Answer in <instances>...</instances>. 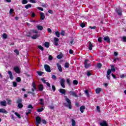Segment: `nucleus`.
Wrapping results in <instances>:
<instances>
[{"label": "nucleus", "mask_w": 126, "mask_h": 126, "mask_svg": "<svg viewBox=\"0 0 126 126\" xmlns=\"http://www.w3.org/2000/svg\"><path fill=\"white\" fill-rule=\"evenodd\" d=\"M65 101L67 103V104H65V106L69 108V109H71V101H70L67 97H65Z\"/></svg>", "instance_id": "nucleus-1"}, {"label": "nucleus", "mask_w": 126, "mask_h": 126, "mask_svg": "<svg viewBox=\"0 0 126 126\" xmlns=\"http://www.w3.org/2000/svg\"><path fill=\"white\" fill-rule=\"evenodd\" d=\"M65 82V80H64V79L63 78L61 79L60 81V83L62 87H63V88H65V85H64Z\"/></svg>", "instance_id": "nucleus-2"}, {"label": "nucleus", "mask_w": 126, "mask_h": 126, "mask_svg": "<svg viewBox=\"0 0 126 126\" xmlns=\"http://www.w3.org/2000/svg\"><path fill=\"white\" fill-rule=\"evenodd\" d=\"M45 70L47 72H51V67L48 64H45L44 66Z\"/></svg>", "instance_id": "nucleus-3"}, {"label": "nucleus", "mask_w": 126, "mask_h": 126, "mask_svg": "<svg viewBox=\"0 0 126 126\" xmlns=\"http://www.w3.org/2000/svg\"><path fill=\"white\" fill-rule=\"evenodd\" d=\"M36 124L39 125L41 122V118L39 116H37L35 118Z\"/></svg>", "instance_id": "nucleus-4"}, {"label": "nucleus", "mask_w": 126, "mask_h": 126, "mask_svg": "<svg viewBox=\"0 0 126 126\" xmlns=\"http://www.w3.org/2000/svg\"><path fill=\"white\" fill-rule=\"evenodd\" d=\"M87 62H88V60H86L85 61L84 65L85 68H88V67H90V66H91V65H90V63H87Z\"/></svg>", "instance_id": "nucleus-5"}, {"label": "nucleus", "mask_w": 126, "mask_h": 126, "mask_svg": "<svg viewBox=\"0 0 126 126\" xmlns=\"http://www.w3.org/2000/svg\"><path fill=\"white\" fill-rule=\"evenodd\" d=\"M100 126H108V124L107 123V121L103 120V121L100 123Z\"/></svg>", "instance_id": "nucleus-6"}, {"label": "nucleus", "mask_w": 126, "mask_h": 126, "mask_svg": "<svg viewBox=\"0 0 126 126\" xmlns=\"http://www.w3.org/2000/svg\"><path fill=\"white\" fill-rule=\"evenodd\" d=\"M68 93L71 96H74V97L77 98L78 96L76 95V94L74 92L70 91L68 92Z\"/></svg>", "instance_id": "nucleus-7"}, {"label": "nucleus", "mask_w": 126, "mask_h": 126, "mask_svg": "<svg viewBox=\"0 0 126 126\" xmlns=\"http://www.w3.org/2000/svg\"><path fill=\"white\" fill-rule=\"evenodd\" d=\"M58 91H59L61 94H63V95H65V92H66V91L63 89H60L58 90Z\"/></svg>", "instance_id": "nucleus-8"}, {"label": "nucleus", "mask_w": 126, "mask_h": 126, "mask_svg": "<svg viewBox=\"0 0 126 126\" xmlns=\"http://www.w3.org/2000/svg\"><path fill=\"white\" fill-rule=\"evenodd\" d=\"M110 74H111V69H108L107 70V75H106V77L107 78V79L108 80H110Z\"/></svg>", "instance_id": "nucleus-9"}, {"label": "nucleus", "mask_w": 126, "mask_h": 126, "mask_svg": "<svg viewBox=\"0 0 126 126\" xmlns=\"http://www.w3.org/2000/svg\"><path fill=\"white\" fill-rule=\"evenodd\" d=\"M32 92H34V91H35V90H37V87H36V85L35 84L34 82L32 83Z\"/></svg>", "instance_id": "nucleus-10"}, {"label": "nucleus", "mask_w": 126, "mask_h": 126, "mask_svg": "<svg viewBox=\"0 0 126 126\" xmlns=\"http://www.w3.org/2000/svg\"><path fill=\"white\" fill-rule=\"evenodd\" d=\"M57 66H58V68L59 71H60V72H63V68L62 67V65H61V64H60L59 63H58Z\"/></svg>", "instance_id": "nucleus-11"}, {"label": "nucleus", "mask_w": 126, "mask_h": 126, "mask_svg": "<svg viewBox=\"0 0 126 126\" xmlns=\"http://www.w3.org/2000/svg\"><path fill=\"white\" fill-rule=\"evenodd\" d=\"M0 104L1 106L5 107V106H6L7 103H6V101L5 100H3L2 101H0Z\"/></svg>", "instance_id": "nucleus-12"}, {"label": "nucleus", "mask_w": 126, "mask_h": 126, "mask_svg": "<svg viewBox=\"0 0 126 126\" xmlns=\"http://www.w3.org/2000/svg\"><path fill=\"white\" fill-rule=\"evenodd\" d=\"M103 40L104 41H107V43H110L111 42V40L110 39V37L109 36H105L103 38Z\"/></svg>", "instance_id": "nucleus-13"}, {"label": "nucleus", "mask_w": 126, "mask_h": 126, "mask_svg": "<svg viewBox=\"0 0 126 126\" xmlns=\"http://www.w3.org/2000/svg\"><path fill=\"white\" fill-rule=\"evenodd\" d=\"M14 69L15 72H16L17 73H20V69H19V68L18 67H15L14 68Z\"/></svg>", "instance_id": "nucleus-14"}, {"label": "nucleus", "mask_w": 126, "mask_h": 126, "mask_svg": "<svg viewBox=\"0 0 126 126\" xmlns=\"http://www.w3.org/2000/svg\"><path fill=\"white\" fill-rule=\"evenodd\" d=\"M93 48V45L91 43V42H89V50L90 51H92V48Z\"/></svg>", "instance_id": "nucleus-15"}, {"label": "nucleus", "mask_w": 126, "mask_h": 126, "mask_svg": "<svg viewBox=\"0 0 126 126\" xmlns=\"http://www.w3.org/2000/svg\"><path fill=\"white\" fill-rule=\"evenodd\" d=\"M8 73L9 75V77L11 80L13 79V75H12V73L11 72V71H8Z\"/></svg>", "instance_id": "nucleus-16"}, {"label": "nucleus", "mask_w": 126, "mask_h": 126, "mask_svg": "<svg viewBox=\"0 0 126 126\" xmlns=\"http://www.w3.org/2000/svg\"><path fill=\"white\" fill-rule=\"evenodd\" d=\"M101 91H102V89L100 88H97L95 90V93H96V94H100V92H101Z\"/></svg>", "instance_id": "nucleus-17"}, {"label": "nucleus", "mask_w": 126, "mask_h": 126, "mask_svg": "<svg viewBox=\"0 0 126 126\" xmlns=\"http://www.w3.org/2000/svg\"><path fill=\"white\" fill-rule=\"evenodd\" d=\"M117 13L118 15H122V9H117L116 10Z\"/></svg>", "instance_id": "nucleus-18"}, {"label": "nucleus", "mask_w": 126, "mask_h": 126, "mask_svg": "<svg viewBox=\"0 0 126 126\" xmlns=\"http://www.w3.org/2000/svg\"><path fill=\"white\" fill-rule=\"evenodd\" d=\"M38 88L39 91H43V89H44V87L43 86V85L40 84L38 86Z\"/></svg>", "instance_id": "nucleus-19"}, {"label": "nucleus", "mask_w": 126, "mask_h": 126, "mask_svg": "<svg viewBox=\"0 0 126 126\" xmlns=\"http://www.w3.org/2000/svg\"><path fill=\"white\" fill-rule=\"evenodd\" d=\"M40 18L42 20H44V19H45V14L43 13H40Z\"/></svg>", "instance_id": "nucleus-20"}, {"label": "nucleus", "mask_w": 126, "mask_h": 126, "mask_svg": "<svg viewBox=\"0 0 126 126\" xmlns=\"http://www.w3.org/2000/svg\"><path fill=\"white\" fill-rule=\"evenodd\" d=\"M71 125L72 126H76V122L74 119H71Z\"/></svg>", "instance_id": "nucleus-21"}, {"label": "nucleus", "mask_w": 126, "mask_h": 126, "mask_svg": "<svg viewBox=\"0 0 126 126\" xmlns=\"http://www.w3.org/2000/svg\"><path fill=\"white\" fill-rule=\"evenodd\" d=\"M38 37H39L38 34H35V35H33L32 36V39H37Z\"/></svg>", "instance_id": "nucleus-22"}, {"label": "nucleus", "mask_w": 126, "mask_h": 126, "mask_svg": "<svg viewBox=\"0 0 126 126\" xmlns=\"http://www.w3.org/2000/svg\"><path fill=\"white\" fill-rule=\"evenodd\" d=\"M44 46L45 48H49V47H50V44H49V42H46L44 43Z\"/></svg>", "instance_id": "nucleus-23"}, {"label": "nucleus", "mask_w": 126, "mask_h": 126, "mask_svg": "<svg viewBox=\"0 0 126 126\" xmlns=\"http://www.w3.org/2000/svg\"><path fill=\"white\" fill-rule=\"evenodd\" d=\"M32 4H28L27 5H26L25 6V8H26V9H28V8H29V7H32Z\"/></svg>", "instance_id": "nucleus-24"}, {"label": "nucleus", "mask_w": 126, "mask_h": 126, "mask_svg": "<svg viewBox=\"0 0 126 126\" xmlns=\"http://www.w3.org/2000/svg\"><path fill=\"white\" fill-rule=\"evenodd\" d=\"M15 115H16V116L17 117V118H18L19 119H21V116L18 114V113L15 112Z\"/></svg>", "instance_id": "nucleus-25"}, {"label": "nucleus", "mask_w": 126, "mask_h": 126, "mask_svg": "<svg viewBox=\"0 0 126 126\" xmlns=\"http://www.w3.org/2000/svg\"><path fill=\"white\" fill-rule=\"evenodd\" d=\"M55 35L58 37L60 38V36H61V34L59 32H55Z\"/></svg>", "instance_id": "nucleus-26"}, {"label": "nucleus", "mask_w": 126, "mask_h": 126, "mask_svg": "<svg viewBox=\"0 0 126 126\" xmlns=\"http://www.w3.org/2000/svg\"><path fill=\"white\" fill-rule=\"evenodd\" d=\"M111 72L113 71L115 72L116 71V69H115V67H114V65H111V69H110Z\"/></svg>", "instance_id": "nucleus-27"}, {"label": "nucleus", "mask_w": 126, "mask_h": 126, "mask_svg": "<svg viewBox=\"0 0 126 126\" xmlns=\"http://www.w3.org/2000/svg\"><path fill=\"white\" fill-rule=\"evenodd\" d=\"M22 3L23 4H26V3H28V1H27V0H23L22 1Z\"/></svg>", "instance_id": "nucleus-28"}, {"label": "nucleus", "mask_w": 126, "mask_h": 126, "mask_svg": "<svg viewBox=\"0 0 126 126\" xmlns=\"http://www.w3.org/2000/svg\"><path fill=\"white\" fill-rule=\"evenodd\" d=\"M40 101V104L41 105H44V99H43V98H40L39 99Z\"/></svg>", "instance_id": "nucleus-29"}, {"label": "nucleus", "mask_w": 126, "mask_h": 126, "mask_svg": "<svg viewBox=\"0 0 126 126\" xmlns=\"http://www.w3.org/2000/svg\"><path fill=\"white\" fill-rule=\"evenodd\" d=\"M64 66L66 68H68V67H69V63H65Z\"/></svg>", "instance_id": "nucleus-30"}, {"label": "nucleus", "mask_w": 126, "mask_h": 126, "mask_svg": "<svg viewBox=\"0 0 126 126\" xmlns=\"http://www.w3.org/2000/svg\"><path fill=\"white\" fill-rule=\"evenodd\" d=\"M37 29L38 30H43V26H37Z\"/></svg>", "instance_id": "nucleus-31"}, {"label": "nucleus", "mask_w": 126, "mask_h": 126, "mask_svg": "<svg viewBox=\"0 0 126 126\" xmlns=\"http://www.w3.org/2000/svg\"><path fill=\"white\" fill-rule=\"evenodd\" d=\"M84 110H85V106H84V105H83L80 107V111H83Z\"/></svg>", "instance_id": "nucleus-32"}, {"label": "nucleus", "mask_w": 126, "mask_h": 126, "mask_svg": "<svg viewBox=\"0 0 126 126\" xmlns=\"http://www.w3.org/2000/svg\"><path fill=\"white\" fill-rule=\"evenodd\" d=\"M73 83L74 85H77L78 84V81L76 80L73 81Z\"/></svg>", "instance_id": "nucleus-33"}, {"label": "nucleus", "mask_w": 126, "mask_h": 126, "mask_svg": "<svg viewBox=\"0 0 126 126\" xmlns=\"http://www.w3.org/2000/svg\"><path fill=\"white\" fill-rule=\"evenodd\" d=\"M23 107V105L22 104V103H18V107L20 108V109H21V108H22Z\"/></svg>", "instance_id": "nucleus-34"}, {"label": "nucleus", "mask_w": 126, "mask_h": 126, "mask_svg": "<svg viewBox=\"0 0 126 126\" xmlns=\"http://www.w3.org/2000/svg\"><path fill=\"white\" fill-rule=\"evenodd\" d=\"M21 102H22V99H19L17 101V104H21Z\"/></svg>", "instance_id": "nucleus-35"}, {"label": "nucleus", "mask_w": 126, "mask_h": 126, "mask_svg": "<svg viewBox=\"0 0 126 126\" xmlns=\"http://www.w3.org/2000/svg\"><path fill=\"white\" fill-rule=\"evenodd\" d=\"M16 81L17 82H20V81H21V78L19 77H17L16 78Z\"/></svg>", "instance_id": "nucleus-36"}, {"label": "nucleus", "mask_w": 126, "mask_h": 126, "mask_svg": "<svg viewBox=\"0 0 126 126\" xmlns=\"http://www.w3.org/2000/svg\"><path fill=\"white\" fill-rule=\"evenodd\" d=\"M121 38L123 42H126V36H122Z\"/></svg>", "instance_id": "nucleus-37"}, {"label": "nucleus", "mask_w": 126, "mask_h": 126, "mask_svg": "<svg viewBox=\"0 0 126 126\" xmlns=\"http://www.w3.org/2000/svg\"><path fill=\"white\" fill-rule=\"evenodd\" d=\"M97 66L98 68H100V67H102V64L101 63H98L97 64Z\"/></svg>", "instance_id": "nucleus-38"}, {"label": "nucleus", "mask_w": 126, "mask_h": 126, "mask_svg": "<svg viewBox=\"0 0 126 126\" xmlns=\"http://www.w3.org/2000/svg\"><path fill=\"white\" fill-rule=\"evenodd\" d=\"M85 93L86 94V95H87L88 97H89V93L88 92V90H85Z\"/></svg>", "instance_id": "nucleus-39"}, {"label": "nucleus", "mask_w": 126, "mask_h": 126, "mask_svg": "<svg viewBox=\"0 0 126 126\" xmlns=\"http://www.w3.org/2000/svg\"><path fill=\"white\" fill-rule=\"evenodd\" d=\"M36 73H37V74H38V75H39L40 76H41V75H42V74H43V72H41V71H37Z\"/></svg>", "instance_id": "nucleus-40"}, {"label": "nucleus", "mask_w": 126, "mask_h": 126, "mask_svg": "<svg viewBox=\"0 0 126 126\" xmlns=\"http://www.w3.org/2000/svg\"><path fill=\"white\" fill-rule=\"evenodd\" d=\"M57 59H59V60H61V59H62V58H63V55H58L57 56Z\"/></svg>", "instance_id": "nucleus-41"}, {"label": "nucleus", "mask_w": 126, "mask_h": 126, "mask_svg": "<svg viewBox=\"0 0 126 126\" xmlns=\"http://www.w3.org/2000/svg\"><path fill=\"white\" fill-rule=\"evenodd\" d=\"M14 52L15 53H16V55H17V56H18L19 55V51H18V50H17V49H15Z\"/></svg>", "instance_id": "nucleus-42"}, {"label": "nucleus", "mask_w": 126, "mask_h": 126, "mask_svg": "<svg viewBox=\"0 0 126 126\" xmlns=\"http://www.w3.org/2000/svg\"><path fill=\"white\" fill-rule=\"evenodd\" d=\"M2 37L4 39H6V38H7V35H6L5 33H4L2 35Z\"/></svg>", "instance_id": "nucleus-43"}, {"label": "nucleus", "mask_w": 126, "mask_h": 126, "mask_svg": "<svg viewBox=\"0 0 126 126\" xmlns=\"http://www.w3.org/2000/svg\"><path fill=\"white\" fill-rule=\"evenodd\" d=\"M38 48H39L41 51H44V48H43V47H42V46L39 45Z\"/></svg>", "instance_id": "nucleus-44"}, {"label": "nucleus", "mask_w": 126, "mask_h": 126, "mask_svg": "<svg viewBox=\"0 0 126 126\" xmlns=\"http://www.w3.org/2000/svg\"><path fill=\"white\" fill-rule=\"evenodd\" d=\"M13 85L14 87H16V86H17V83H16V82H13Z\"/></svg>", "instance_id": "nucleus-45"}, {"label": "nucleus", "mask_w": 126, "mask_h": 126, "mask_svg": "<svg viewBox=\"0 0 126 126\" xmlns=\"http://www.w3.org/2000/svg\"><path fill=\"white\" fill-rule=\"evenodd\" d=\"M48 59L49 61H53V56H52L51 55H49Z\"/></svg>", "instance_id": "nucleus-46"}, {"label": "nucleus", "mask_w": 126, "mask_h": 126, "mask_svg": "<svg viewBox=\"0 0 126 126\" xmlns=\"http://www.w3.org/2000/svg\"><path fill=\"white\" fill-rule=\"evenodd\" d=\"M28 109H33V106L31 104L29 105L28 106Z\"/></svg>", "instance_id": "nucleus-47"}, {"label": "nucleus", "mask_w": 126, "mask_h": 126, "mask_svg": "<svg viewBox=\"0 0 126 126\" xmlns=\"http://www.w3.org/2000/svg\"><path fill=\"white\" fill-rule=\"evenodd\" d=\"M97 41L99 43H102V37L98 38Z\"/></svg>", "instance_id": "nucleus-48"}, {"label": "nucleus", "mask_w": 126, "mask_h": 126, "mask_svg": "<svg viewBox=\"0 0 126 126\" xmlns=\"http://www.w3.org/2000/svg\"><path fill=\"white\" fill-rule=\"evenodd\" d=\"M13 11H14V10H13V9H10L9 11L10 14H12V13H13Z\"/></svg>", "instance_id": "nucleus-49"}, {"label": "nucleus", "mask_w": 126, "mask_h": 126, "mask_svg": "<svg viewBox=\"0 0 126 126\" xmlns=\"http://www.w3.org/2000/svg\"><path fill=\"white\" fill-rule=\"evenodd\" d=\"M0 113H2L3 114H7L8 112L7 111H0Z\"/></svg>", "instance_id": "nucleus-50"}, {"label": "nucleus", "mask_w": 126, "mask_h": 126, "mask_svg": "<svg viewBox=\"0 0 126 126\" xmlns=\"http://www.w3.org/2000/svg\"><path fill=\"white\" fill-rule=\"evenodd\" d=\"M37 9H39V10H41V11H44V9L40 7H37Z\"/></svg>", "instance_id": "nucleus-51"}, {"label": "nucleus", "mask_w": 126, "mask_h": 126, "mask_svg": "<svg viewBox=\"0 0 126 126\" xmlns=\"http://www.w3.org/2000/svg\"><path fill=\"white\" fill-rule=\"evenodd\" d=\"M52 79H54V80H55L56 79H57V76H56V75H53L52 76Z\"/></svg>", "instance_id": "nucleus-52"}, {"label": "nucleus", "mask_w": 126, "mask_h": 126, "mask_svg": "<svg viewBox=\"0 0 126 126\" xmlns=\"http://www.w3.org/2000/svg\"><path fill=\"white\" fill-rule=\"evenodd\" d=\"M81 27H82V28H84V27L85 26V24L82 23L81 24Z\"/></svg>", "instance_id": "nucleus-53"}, {"label": "nucleus", "mask_w": 126, "mask_h": 126, "mask_svg": "<svg viewBox=\"0 0 126 126\" xmlns=\"http://www.w3.org/2000/svg\"><path fill=\"white\" fill-rule=\"evenodd\" d=\"M89 28H90V29L95 30V29H96V26H94V27L90 26Z\"/></svg>", "instance_id": "nucleus-54"}, {"label": "nucleus", "mask_w": 126, "mask_h": 126, "mask_svg": "<svg viewBox=\"0 0 126 126\" xmlns=\"http://www.w3.org/2000/svg\"><path fill=\"white\" fill-rule=\"evenodd\" d=\"M30 2H32V3H36V1L35 0H29Z\"/></svg>", "instance_id": "nucleus-55"}, {"label": "nucleus", "mask_w": 126, "mask_h": 126, "mask_svg": "<svg viewBox=\"0 0 126 126\" xmlns=\"http://www.w3.org/2000/svg\"><path fill=\"white\" fill-rule=\"evenodd\" d=\"M54 40V42H59V38L57 37H55Z\"/></svg>", "instance_id": "nucleus-56"}, {"label": "nucleus", "mask_w": 126, "mask_h": 126, "mask_svg": "<svg viewBox=\"0 0 126 126\" xmlns=\"http://www.w3.org/2000/svg\"><path fill=\"white\" fill-rule=\"evenodd\" d=\"M52 90H53L54 92L56 91V87L54 85L52 86Z\"/></svg>", "instance_id": "nucleus-57"}, {"label": "nucleus", "mask_w": 126, "mask_h": 126, "mask_svg": "<svg viewBox=\"0 0 126 126\" xmlns=\"http://www.w3.org/2000/svg\"><path fill=\"white\" fill-rule=\"evenodd\" d=\"M87 75L88 76H90L91 75H92L91 73L90 72V71H88L87 72Z\"/></svg>", "instance_id": "nucleus-58"}, {"label": "nucleus", "mask_w": 126, "mask_h": 126, "mask_svg": "<svg viewBox=\"0 0 126 126\" xmlns=\"http://www.w3.org/2000/svg\"><path fill=\"white\" fill-rule=\"evenodd\" d=\"M61 35H62V36H64V31H62V32H61Z\"/></svg>", "instance_id": "nucleus-59"}, {"label": "nucleus", "mask_w": 126, "mask_h": 126, "mask_svg": "<svg viewBox=\"0 0 126 126\" xmlns=\"http://www.w3.org/2000/svg\"><path fill=\"white\" fill-rule=\"evenodd\" d=\"M41 81H42V82H43V83H44L45 84H46V83H47V82H46V80H45V79L44 78L41 79Z\"/></svg>", "instance_id": "nucleus-60"}, {"label": "nucleus", "mask_w": 126, "mask_h": 126, "mask_svg": "<svg viewBox=\"0 0 126 126\" xmlns=\"http://www.w3.org/2000/svg\"><path fill=\"white\" fill-rule=\"evenodd\" d=\"M11 119L13 121H15V118L14 116L13 115H11Z\"/></svg>", "instance_id": "nucleus-61"}, {"label": "nucleus", "mask_w": 126, "mask_h": 126, "mask_svg": "<svg viewBox=\"0 0 126 126\" xmlns=\"http://www.w3.org/2000/svg\"><path fill=\"white\" fill-rule=\"evenodd\" d=\"M42 122L43 123V124H45V125H46L47 124V122H46V120H42Z\"/></svg>", "instance_id": "nucleus-62"}, {"label": "nucleus", "mask_w": 126, "mask_h": 126, "mask_svg": "<svg viewBox=\"0 0 126 126\" xmlns=\"http://www.w3.org/2000/svg\"><path fill=\"white\" fill-rule=\"evenodd\" d=\"M69 54H70L71 55V54H72L73 53V51L72 50L70 49L69 51Z\"/></svg>", "instance_id": "nucleus-63"}, {"label": "nucleus", "mask_w": 126, "mask_h": 126, "mask_svg": "<svg viewBox=\"0 0 126 126\" xmlns=\"http://www.w3.org/2000/svg\"><path fill=\"white\" fill-rule=\"evenodd\" d=\"M96 110H97V111H100V106H96Z\"/></svg>", "instance_id": "nucleus-64"}]
</instances>
